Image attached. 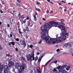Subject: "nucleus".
<instances>
[{
    "instance_id": "60",
    "label": "nucleus",
    "mask_w": 73,
    "mask_h": 73,
    "mask_svg": "<svg viewBox=\"0 0 73 73\" xmlns=\"http://www.w3.org/2000/svg\"><path fill=\"white\" fill-rule=\"evenodd\" d=\"M44 57V55H42V56L41 57V58H42V57Z\"/></svg>"
},
{
    "instance_id": "52",
    "label": "nucleus",
    "mask_w": 73,
    "mask_h": 73,
    "mask_svg": "<svg viewBox=\"0 0 73 73\" xmlns=\"http://www.w3.org/2000/svg\"><path fill=\"white\" fill-rule=\"evenodd\" d=\"M59 8L60 9H62V8L61 7H59Z\"/></svg>"
},
{
    "instance_id": "43",
    "label": "nucleus",
    "mask_w": 73,
    "mask_h": 73,
    "mask_svg": "<svg viewBox=\"0 0 73 73\" xmlns=\"http://www.w3.org/2000/svg\"><path fill=\"white\" fill-rule=\"evenodd\" d=\"M61 23H62V24H63V25H65V23H64L62 22V21H61Z\"/></svg>"
},
{
    "instance_id": "58",
    "label": "nucleus",
    "mask_w": 73,
    "mask_h": 73,
    "mask_svg": "<svg viewBox=\"0 0 73 73\" xmlns=\"http://www.w3.org/2000/svg\"><path fill=\"white\" fill-rule=\"evenodd\" d=\"M37 55H38L39 54H40V53L38 52H37Z\"/></svg>"
},
{
    "instance_id": "34",
    "label": "nucleus",
    "mask_w": 73,
    "mask_h": 73,
    "mask_svg": "<svg viewBox=\"0 0 73 73\" xmlns=\"http://www.w3.org/2000/svg\"><path fill=\"white\" fill-rule=\"evenodd\" d=\"M8 44L9 45H11V42H8Z\"/></svg>"
},
{
    "instance_id": "32",
    "label": "nucleus",
    "mask_w": 73,
    "mask_h": 73,
    "mask_svg": "<svg viewBox=\"0 0 73 73\" xmlns=\"http://www.w3.org/2000/svg\"><path fill=\"white\" fill-rule=\"evenodd\" d=\"M62 3H66V0H64V1L62 0Z\"/></svg>"
},
{
    "instance_id": "46",
    "label": "nucleus",
    "mask_w": 73,
    "mask_h": 73,
    "mask_svg": "<svg viewBox=\"0 0 73 73\" xmlns=\"http://www.w3.org/2000/svg\"><path fill=\"white\" fill-rule=\"evenodd\" d=\"M50 4H53V2H52V1L50 2Z\"/></svg>"
},
{
    "instance_id": "36",
    "label": "nucleus",
    "mask_w": 73,
    "mask_h": 73,
    "mask_svg": "<svg viewBox=\"0 0 73 73\" xmlns=\"http://www.w3.org/2000/svg\"><path fill=\"white\" fill-rule=\"evenodd\" d=\"M57 62V61H55L53 63H54L55 64H56Z\"/></svg>"
},
{
    "instance_id": "44",
    "label": "nucleus",
    "mask_w": 73,
    "mask_h": 73,
    "mask_svg": "<svg viewBox=\"0 0 73 73\" xmlns=\"http://www.w3.org/2000/svg\"><path fill=\"white\" fill-rule=\"evenodd\" d=\"M10 55V54H7L6 56H8V57H9V56Z\"/></svg>"
},
{
    "instance_id": "30",
    "label": "nucleus",
    "mask_w": 73,
    "mask_h": 73,
    "mask_svg": "<svg viewBox=\"0 0 73 73\" xmlns=\"http://www.w3.org/2000/svg\"><path fill=\"white\" fill-rule=\"evenodd\" d=\"M26 21H27V19H25L24 21H23V23H25L26 22Z\"/></svg>"
},
{
    "instance_id": "15",
    "label": "nucleus",
    "mask_w": 73,
    "mask_h": 73,
    "mask_svg": "<svg viewBox=\"0 0 73 73\" xmlns=\"http://www.w3.org/2000/svg\"><path fill=\"white\" fill-rule=\"evenodd\" d=\"M60 68H61V69H62V66H58V67H57L56 69H60Z\"/></svg>"
},
{
    "instance_id": "11",
    "label": "nucleus",
    "mask_w": 73,
    "mask_h": 73,
    "mask_svg": "<svg viewBox=\"0 0 73 73\" xmlns=\"http://www.w3.org/2000/svg\"><path fill=\"white\" fill-rule=\"evenodd\" d=\"M22 42L23 45H24L23 46L24 48L25 47V46H26V43L25 42V41H24V40H22Z\"/></svg>"
},
{
    "instance_id": "5",
    "label": "nucleus",
    "mask_w": 73,
    "mask_h": 73,
    "mask_svg": "<svg viewBox=\"0 0 73 73\" xmlns=\"http://www.w3.org/2000/svg\"><path fill=\"white\" fill-rule=\"evenodd\" d=\"M4 67V73H8V70H9V68H8V66L7 65H5Z\"/></svg>"
},
{
    "instance_id": "48",
    "label": "nucleus",
    "mask_w": 73,
    "mask_h": 73,
    "mask_svg": "<svg viewBox=\"0 0 73 73\" xmlns=\"http://www.w3.org/2000/svg\"><path fill=\"white\" fill-rule=\"evenodd\" d=\"M15 50H16V51H18V48H15Z\"/></svg>"
},
{
    "instance_id": "10",
    "label": "nucleus",
    "mask_w": 73,
    "mask_h": 73,
    "mask_svg": "<svg viewBox=\"0 0 73 73\" xmlns=\"http://www.w3.org/2000/svg\"><path fill=\"white\" fill-rule=\"evenodd\" d=\"M19 66H20V64L18 62L17 63L15 66V68L16 69H18V68H19Z\"/></svg>"
},
{
    "instance_id": "49",
    "label": "nucleus",
    "mask_w": 73,
    "mask_h": 73,
    "mask_svg": "<svg viewBox=\"0 0 73 73\" xmlns=\"http://www.w3.org/2000/svg\"><path fill=\"white\" fill-rule=\"evenodd\" d=\"M42 20H44V21H45V20H46V19H45L44 18H42Z\"/></svg>"
},
{
    "instance_id": "2",
    "label": "nucleus",
    "mask_w": 73,
    "mask_h": 73,
    "mask_svg": "<svg viewBox=\"0 0 73 73\" xmlns=\"http://www.w3.org/2000/svg\"><path fill=\"white\" fill-rule=\"evenodd\" d=\"M49 24L46 23L44 26H43L41 27V30L42 31H44L46 33H48V31L51 27H58L61 24V23L59 22H56L53 21L49 22Z\"/></svg>"
},
{
    "instance_id": "37",
    "label": "nucleus",
    "mask_w": 73,
    "mask_h": 73,
    "mask_svg": "<svg viewBox=\"0 0 73 73\" xmlns=\"http://www.w3.org/2000/svg\"><path fill=\"white\" fill-rule=\"evenodd\" d=\"M3 50V47H2L1 46H0V50Z\"/></svg>"
},
{
    "instance_id": "18",
    "label": "nucleus",
    "mask_w": 73,
    "mask_h": 73,
    "mask_svg": "<svg viewBox=\"0 0 73 73\" xmlns=\"http://www.w3.org/2000/svg\"><path fill=\"white\" fill-rule=\"evenodd\" d=\"M34 19L35 20V21H36V20H37V19H36V15H35L34 16Z\"/></svg>"
},
{
    "instance_id": "23",
    "label": "nucleus",
    "mask_w": 73,
    "mask_h": 73,
    "mask_svg": "<svg viewBox=\"0 0 73 73\" xmlns=\"http://www.w3.org/2000/svg\"><path fill=\"white\" fill-rule=\"evenodd\" d=\"M53 72H57V70L56 69L54 68V70H53Z\"/></svg>"
},
{
    "instance_id": "22",
    "label": "nucleus",
    "mask_w": 73,
    "mask_h": 73,
    "mask_svg": "<svg viewBox=\"0 0 73 73\" xmlns=\"http://www.w3.org/2000/svg\"><path fill=\"white\" fill-rule=\"evenodd\" d=\"M26 30L27 31H29V28H28V26H27V27Z\"/></svg>"
},
{
    "instance_id": "25",
    "label": "nucleus",
    "mask_w": 73,
    "mask_h": 73,
    "mask_svg": "<svg viewBox=\"0 0 73 73\" xmlns=\"http://www.w3.org/2000/svg\"><path fill=\"white\" fill-rule=\"evenodd\" d=\"M37 72L39 73H41V71H39V69H37Z\"/></svg>"
},
{
    "instance_id": "20",
    "label": "nucleus",
    "mask_w": 73,
    "mask_h": 73,
    "mask_svg": "<svg viewBox=\"0 0 73 73\" xmlns=\"http://www.w3.org/2000/svg\"><path fill=\"white\" fill-rule=\"evenodd\" d=\"M66 65H64L63 66H62V69H63V68H66Z\"/></svg>"
},
{
    "instance_id": "42",
    "label": "nucleus",
    "mask_w": 73,
    "mask_h": 73,
    "mask_svg": "<svg viewBox=\"0 0 73 73\" xmlns=\"http://www.w3.org/2000/svg\"><path fill=\"white\" fill-rule=\"evenodd\" d=\"M19 33H20L21 35H22V33H22V32H21V31H20V30H19Z\"/></svg>"
},
{
    "instance_id": "51",
    "label": "nucleus",
    "mask_w": 73,
    "mask_h": 73,
    "mask_svg": "<svg viewBox=\"0 0 73 73\" xmlns=\"http://www.w3.org/2000/svg\"><path fill=\"white\" fill-rule=\"evenodd\" d=\"M10 36L11 37H12V34H11L10 35Z\"/></svg>"
},
{
    "instance_id": "59",
    "label": "nucleus",
    "mask_w": 73,
    "mask_h": 73,
    "mask_svg": "<svg viewBox=\"0 0 73 73\" xmlns=\"http://www.w3.org/2000/svg\"><path fill=\"white\" fill-rule=\"evenodd\" d=\"M53 12V11L52 10L50 12V13H52Z\"/></svg>"
},
{
    "instance_id": "57",
    "label": "nucleus",
    "mask_w": 73,
    "mask_h": 73,
    "mask_svg": "<svg viewBox=\"0 0 73 73\" xmlns=\"http://www.w3.org/2000/svg\"><path fill=\"white\" fill-rule=\"evenodd\" d=\"M38 15V14H37V12H36L35 13V15Z\"/></svg>"
},
{
    "instance_id": "53",
    "label": "nucleus",
    "mask_w": 73,
    "mask_h": 73,
    "mask_svg": "<svg viewBox=\"0 0 73 73\" xmlns=\"http://www.w3.org/2000/svg\"><path fill=\"white\" fill-rule=\"evenodd\" d=\"M49 11L48 10H47L46 11V13H49Z\"/></svg>"
},
{
    "instance_id": "31",
    "label": "nucleus",
    "mask_w": 73,
    "mask_h": 73,
    "mask_svg": "<svg viewBox=\"0 0 73 73\" xmlns=\"http://www.w3.org/2000/svg\"><path fill=\"white\" fill-rule=\"evenodd\" d=\"M28 26H29L30 25V22L29 21H28Z\"/></svg>"
},
{
    "instance_id": "21",
    "label": "nucleus",
    "mask_w": 73,
    "mask_h": 73,
    "mask_svg": "<svg viewBox=\"0 0 73 73\" xmlns=\"http://www.w3.org/2000/svg\"><path fill=\"white\" fill-rule=\"evenodd\" d=\"M19 19H21V14L19 13L18 15Z\"/></svg>"
},
{
    "instance_id": "64",
    "label": "nucleus",
    "mask_w": 73,
    "mask_h": 73,
    "mask_svg": "<svg viewBox=\"0 0 73 73\" xmlns=\"http://www.w3.org/2000/svg\"><path fill=\"white\" fill-rule=\"evenodd\" d=\"M0 67H1V64L0 63Z\"/></svg>"
},
{
    "instance_id": "1",
    "label": "nucleus",
    "mask_w": 73,
    "mask_h": 73,
    "mask_svg": "<svg viewBox=\"0 0 73 73\" xmlns=\"http://www.w3.org/2000/svg\"><path fill=\"white\" fill-rule=\"evenodd\" d=\"M58 27L61 29L62 31V35L61 37H59L58 38V40L57 38H50L49 39V43H47V44H50V42H52L54 41H56L57 42H61V41H62L63 40L64 41L65 40H66V36H68L69 35V33H66V30H65V27L63 25H59Z\"/></svg>"
},
{
    "instance_id": "41",
    "label": "nucleus",
    "mask_w": 73,
    "mask_h": 73,
    "mask_svg": "<svg viewBox=\"0 0 73 73\" xmlns=\"http://www.w3.org/2000/svg\"><path fill=\"white\" fill-rule=\"evenodd\" d=\"M16 40L17 41H19V39L18 38H17L16 39Z\"/></svg>"
},
{
    "instance_id": "40",
    "label": "nucleus",
    "mask_w": 73,
    "mask_h": 73,
    "mask_svg": "<svg viewBox=\"0 0 73 73\" xmlns=\"http://www.w3.org/2000/svg\"><path fill=\"white\" fill-rule=\"evenodd\" d=\"M0 12L1 13H3V12L2 11V10L1 9H0Z\"/></svg>"
},
{
    "instance_id": "26",
    "label": "nucleus",
    "mask_w": 73,
    "mask_h": 73,
    "mask_svg": "<svg viewBox=\"0 0 73 73\" xmlns=\"http://www.w3.org/2000/svg\"><path fill=\"white\" fill-rule=\"evenodd\" d=\"M16 5H17V6H18V7H20L21 5H20V4L18 3H17L16 4Z\"/></svg>"
},
{
    "instance_id": "61",
    "label": "nucleus",
    "mask_w": 73,
    "mask_h": 73,
    "mask_svg": "<svg viewBox=\"0 0 73 73\" xmlns=\"http://www.w3.org/2000/svg\"><path fill=\"white\" fill-rule=\"evenodd\" d=\"M2 24V23L1 22H0V25H1Z\"/></svg>"
},
{
    "instance_id": "8",
    "label": "nucleus",
    "mask_w": 73,
    "mask_h": 73,
    "mask_svg": "<svg viewBox=\"0 0 73 73\" xmlns=\"http://www.w3.org/2000/svg\"><path fill=\"white\" fill-rule=\"evenodd\" d=\"M14 64L13 62H9L8 64V67H11L12 65H14Z\"/></svg>"
},
{
    "instance_id": "28",
    "label": "nucleus",
    "mask_w": 73,
    "mask_h": 73,
    "mask_svg": "<svg viewBox=\"0 0 73 73\" xmlns=\"http://www.w3.org/2000/svg\"><path fill=\"white\" fill-rule=\"evenodd\" d=\"M37 59H38V58L37 57H35V61H37Z\"/></svg>"
},
{
    "instance_id": "9",
    "label": "nucleus",
    "mask_w": 73,
    "mask_h": 73,
    "mask_svg": "<svg viewBox=\"0 0 73 73\" xmlns=\"http://www.w3.org/2000/svg\"><path fill=\"white\" fill-rule=\"evenodd\" d=\"M59 72L62 73H67V72L66 70L62 69H60L59 70Z\"/></svg>"
},
{
    "instance_id": "6",
    "label": "nucleus",
    "mask_w": 73,
    "mask_h": 73,
    "mask_svg": "<svg viewBox=\"0 0 73 73\" xmlns=\"http://www.w3.org/2000/svg\"><path fill=\"white\" fill-rule=\"evenodd\" d=\"M25 66H20V68L19 69V73H21L22 72H23V70L24 69H25Z\"/></svg>"
},
{
    "instance_id": "16",
    "label": "nucleus",
    "mask_w": 73,
    "mask_h": 73,
    "mask_svg": "<svg viewBox=\"0 0 73 73\" xmlns=\"http://www.w3.org/2000/svg\"><path fill=\"white\" fill-rule=\"evenodd\" d=\"M42 40L40 39V41L38 42V43L39 44H40L42 43Z\"/></svg>"
},
{
    "instance_id": "3",
    "label": "nucleus",
    "mask_w": 73,
    "mask_h": 73,
    "mask_svg": "<svg viewBox=\"0 0 73 73\" xmlns=\"http://www.w3.org/2000/svg\"><path fill=\"white\" fill-rule=\"evenodd\" d=\"M44 31H42L41 33V35L42 36H41V37L43 40H46V43H48L49 44V41L48 40L49 37L48 36H46L45 37V36H46V34L45 32H44Z\"/></svg>"
},
{
    "instance_id": "39",
    "label": "nucleus",
    "mask_w": 73,
    "mask_h": 73,
    "mask_svg": "<svg viewBox=\"0 0 73 73\" xmlns=\"http://www.w3.org/2000/svg\"><path fill=\"white\" fill-rule=\"evenodd\" d=\"M56 52H58L59 51H60V49H57L56 50Z\"/></svg>"
},
{
    "instance_id": "45",
    "label": "nucleus",
    "mask_w": 73,
    "mask_h": 73,
    "mask_svg": "<svg viewBox=\"0 0 73 73\" xmlns=\"http://www.w3.org/2000/svg\"><path fill=\"white\" fill-rule=\"evenodd\" d=\"M36 4H38V5L40 4V2H36Z\"/></svg>"
},
{
    "instance_id": "12",
    "label": "nucleus",
    "mask_w": 73,
    "mask_h": 73,
    "mask_svg": "<svg viewBox=\"0 0 73 73\" xmlns=\"http://www.w3.org/2000/svg\"><path fill=\"white\" fill-rule=\"evenodd\" d=\"M70 68V65H68L67 66V67L66 68V69L67 70H69Z\"/></svg>"
},
{
    "instance_id": "62",
    "label": "nucleus",
    "mask_w": 73,
    "mask_h": 73,
    "mask_svg": "<svg viewBox=\"0 0 73 73\" xmlns=\"http://www.w3.org/2000/svg\"><path fill=\"white\" fill-rule=\"evenodd\" d=\"M47 1L48 2H50V0H47Z\"/></svg>"
},
{
    "instance_id": "56",
    "label": "nucleus",
    "mask_w": 73,
    "mask_h": 73,
    "mask_svg": "<svg viewBox=\"0 0 73 73\" xmlns=\"http://www.w3.org/2000/svg\"><path fill=\"white\" fill-rule=\"evenodd\" d=\"M1 67L2 68H3V67H4V65H2V66H1Z\"/></svg>"
},
{
    "instance_id": "24",
    "label": "nucleus",
    "mask_w": 73,
    "mask_h": 73,
    "mask_svg": "<svg viewBox=\"0 0 73 73\" xmlns=\"http://www.w3.org/2000/svg\"><path fill=\"white\" fill-rule=\"evenodd\" d=\"M3 68L1 67H0V70L1 71V72H2L3 71Z\"/></svg>"
},
{
    "instance_id": "35",
    "label": "nucleus",
    "mask_w": 73,
    "mask_h": 73,
    "mask_svg": "<svg viewBox=\"0 0 73 73\" xmlns=\"http://www.w3.org/2000/svg\"><path fill=\"white\" fill-rule=\"evenodd\" d=\"M33 45H31L30 46V48H33Z\"/></svg>"
},
{
    "instance_id": "7",
    "label": "nucleus",
    "mask_w": 73,
    "mask_h": 73,
    "mask_svg": "<svg viewBox=\"0 0 73 73\" xmlns=\"http://www.w3.org/2000/svg\"><path fill=\"white\" fill-rule=\"evenodd\" d=\"M71 47V45L70 44H65L63 46L64 48H69Z\"/></svg>"
},
{
    "instance_id": "47",
    "label": "nucleus",
    "mask_w": 73,
    "mask_h": 73,
    "mask_svg": "<svg viewBox=\"0 0 73 73\" xmlns=\"http://www.w3.org/2000/svg\"><path fill=\"white\" fill-rule=\"evenodd\" d=\"M9 57L10 58H11L12 57V56H11V55H9Z\"/></svg>"
},
{
    "instance_id": "27",
    "label": "nucleus",
    "mask_w": 73,
    "mask_h": 73,
    "mask_svg": "<svg viewBox=\"0 0 73 73\" xmlns=\"http://www.w3.org/2000/svg\"><path fill=\"white\" fill-rule=\"evenodd\" d=\"M36 11H38V12H40V10L38 8H36Z\"/></svg>"
},
{
    "instance_id": "38",
    "label": "nucleus",
    "mask_w": 73,
    "mask_h": 73,
    "mask_svg": "<svg viewBox=\"0 0 73 73\" xmlns=\"http://www.w3.org/2000/svg\"><path fill=\"white\" fill-rule=\"evenodd\" d=\"M33 60H35V56H33Z\"/></svg>"
},
{
    "instance_id": "29",
    "label": "nucleus",
    "mask_w": 73,
    "mask_h": 73,
    "mask_svg": "<svg viewBox=\"0 0 73 73\" xmlns=\"http://www.w3.org/2000/svg\"><path fill=\"white\" fill-rule=\"evenodd\" d=\"M21 18L22 19H24L25 18V17L23 16V15H22L21 16Z\"/></svg>"
},
{
    "instance_id": "14",
    "label": "nucleus",
    "mask_w": 73,
    "mask_h": 73,
    "mask_svg": "<svg viewBox=\"0 0 73 73\" xmlns=\"http://www.w3.org/2000/svg\"><path fill=\"white\" fill-rule=\"evenodd\" d=\"M50 61H51V60H49L46 63L45 65L44 66V68H45V66H46V65H47L48 64V63H49V62H50Z\"/></svg>"
},
{
    "instance_id": "50",
    "label": "nucleus",
    "mask_w": 73,
    "mask_h": 73,
    "mask_svg": "<svg viewBox=\"0 0 73 73\" xmlns=\"http://www.w3.org/2000/svg\"><path fill=\"white\" fill-rule=\"evenodd\" d=\"M7 25L8 27H10V25H9V24H7Z\"/></svg>"
},
{
    "instance_id": "4",
    "label": "nucleus",
    "mask_w": 73,
    "mask_h": 73,
    "mask_svg": "<svg viewBox=\"0 0 73 73\" xmlns=\"http://www.w3.org/2000/svg\"><path fill=\"white\" fill-rule=\"evenodd\" d=\"M34 51H33L32 53H31V55L30 54H29L28 55H26V57H27V60L28 61H29V60L31 61H32V56H35V55L34 54Z\"/></svg>"
},
{
    "instance_id": "19",
    "label": "nucleus",
    "mask_w": 73,
    "mask_h": 73,
    "mask_svg": "<svg viewBox=\"0 0 73 73\" xmlns=\"http://www.w3.org/2000/svg\"><path fill=\"white\" fill-rule=\"evenodd\" d=\"M11 44L12 45H15V43L14 42H11Z\"/></svg>"
},
{
    "instance_id": "13",
    "label": "nucleus",
    "mask_w": 73,
    "mask_h": 73,
    "mask_svg": "<svg viewBox=\"0 0 73 73\" xmlns=\"http://www.w3.org/2000/svg\"><path fill=\"white\" fill-rule=\"evenodd\" d=\"M21 60H22V61H25V58H24L23 56H21Z\"/></svg>"
},
{
    "instance_id": "63",
    "label": "nucleus",
    "mask_w": 73,
    "mask_h": 73,
    "mask_svg": "<svg viewBox=\"0 0 73 73\" xmlns=\"http://www.w3.org/2000/svg\"><path fill=\"white\" fill-rule=\"evenodd\" d=\"M2 3L3 4H4V2H2Z\"/></svg>"
},
{
    "instance_id": "54",
    "label": "nucleus",
    "mask_w": 73,
    "mask_h": 73,
    "mask_svg": "<svg viewBox=\"0 0 73 73\" xmlns=\"http://www.w3.org/2000/svg\"><path fill=\"white\" fill-rule=\"evenodd\" d=\"M27 20H29V17L27 16Z\"/></svg>"
},
{
    "instance_id": "33",
    "label": "nucleus",
    "mask_w": 73,
    "mask_h": 73,
    "mask_svg": "<svg viewBox=\"0 0 73 73\" xmlns=\"http://www.w3.org/2000/svg\"><path fill=\"white\" fill-rule=\"evenodd\" d=\"M19 3H21V0H17Z\"/></svg>"
},
{
    "instance_id": "55",
    "label": "nucleus",
    "mask_w": 73,
    "mask_h": 73,
    "mask_svg": "<svg viewBox=\"0 0 73 73\" xmlns=\"http://www.w3.org/2000/svg\"><path fill=\"white\" fill-rule=\"evenodd\" d=\"M58 4L59 5H61V3H59Z\"/></svg>"
},
{
    "instance_id": "17",
    "label": "nucleus",
    "mask_w": 73,
    "mask_h": 73,
    "mask_svg": "<svg viewBox=\"0 0 73 73\" xmlns=\"http://www.w3.org/2000/svg\"><path fill=\"white\" fill-rule=\"evenodd\" d=\"M56 42H57V43H58V42H56V41H54V42H50V43L51 44H56Z\"/></svg>"
}]
</instances>
